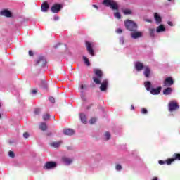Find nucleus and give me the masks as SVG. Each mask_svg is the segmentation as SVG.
Masks as SVG:
<instances>
[{
	"label": "nucleus",
	"instance_id": "c85d7f7f",
	"mask_svg": "<svg viewBox=\"0 0 180 180\" xmlns=\"http://www.w3.org/2000/svg\"><path fill=\"white\" fill-rule=\"evenodd\" d=\"M149 32L151 37H154L155 33V29H150Z\"/></svg>",
	"mask_w": 180,
	"mask_h": 180
},
{
	"label": "nucleus",
	"instance_id": "7ed1b4c3",
	"mask_svg": "<svg viewBox=\"0 0 180 180\" xmlns=\"http://www.w3.org/2000/svg\"><path fill=\"white\" fill-rule=\"evenodd\" d=\"M124 25L126 29L129 30V32H136V30H137V24H136V22L134 21L127 20L124 22Z\"/></svg>",
	"mask_w": 180,
	"mask_h": 180
},
{
	"label": "nucleus",
	"instance_id": "c756f323",
	"mask_svg": "<svg viewBox=\"0 0 180 180\" xmlns=\"http://www.w3.org/2000/svg\"><path fill=\"white\" fill-rule=\"evenodd\" d=\"M114 16L117 19H120V18H122V15H120V13H119V12L115 13Z\"/></svg>",
	"mask_w": 180,
	"mask_h": 180
},
{
	"label": "nucleus",
	"instance_id": "7c9ffc66",
	"mask_svg": "<svg viewBox=\"0 0 180 180\" xmlns=\"http://www.w3.org/2000/svg\"><path fill=\"white\" fill-rule=\"evenodd\" d=\"M50 119V115L49 114H45L43 115V120H49Z\"/></svg>",
	"mask_w": 180,
	"mask_h": 180
},
{
	"label": "nucleus",
	"instance_id": "ddd939ff",
	"mask_svg": "<svg viewBox=\"0 0 180 180\" xmlns=\"http://www.w3.org/2000/svg\"><path fill=\"white\" fill-rule=\"evenodd\" d=\"M60 9H61V5L60 4H55L51 7V11L53 13H58V12H60Z\"/></svg>",
	"mask_w": 180,
	"mask_h": 180
},
{
	"label": "nucleus",
	"instance_id": "58836bf2",
	"mask_svg": "<svg viewBox=\"0 0 180 180\" xmlns=\"http://www.w3.org/2000/svg\"><path fill=\"white\" fill-rule=\"evenodd\" d=\"M34 113L35 115H39V113H40V109L36 108L34 110Z\"/></svg>",
	"mask_w": 180,
	"mask_h": 180
},
{
	"label": "nucleus",
	"instance_id": "f03ea898",
	"mask_svg": "<svg viewBox=\"0 0 180 180\" xmlns=\"http://www.w3.org/2000/svg\"><path fill=\"white\" fill-rule=\"evenodd\" d=\"M102 4L105 6H110L112 11H117L119 9V4L115 0H103Z\"/></svg>",
	"mask_w": 180,
	"mask_h": 180
},
{
	"label": "nucleus",
	"instance_id": "423d86ee",
	"mask_svg": "<svg viewBox=\"0 0 180 180\" xmlns=\"http://www.w3.org/2000/svg\"><path fill=\"white\" fill-rule=\"evenodd\" d=\"M57 167L56 162H47L44 166V169H53Z\"/></svg>",
	"mask_w": 180,
	"mask_h": 180
},
{
	"label": "nucleus",
	"instance_id": "a878e982",
	"mask_svg": "<svg viewBox=\"0 0 180 180\" xmlns=\"http://www.w3.org/2000/svg\"><path fill=\"white\" fill-rule=\"evenodd\" d=\"M83 60H84V63L86 64V65H87V67H89V65H91L89 59H88V58H86V56H83Z\"/></svg>",
	"mask_w": 180,
	"mask_h": 180
},
{
	"label": "nucleus",
	"instance_id": "f704fd0d",
	"mask_svg": "<svg viewBox=\"0 0 180 180\" xmlns=\"http://www.w3.org/2000/svg\"><path fill=\"white\" fill-rule=\"evenodd\" d=\"M49 100L50 102H51V103H54V102H56V99H54V97L53 96H49Z\"/></svg>",
	"mask_w": 180,
	"mask_h": 180
},
{
	"label": "nucleus",
	"instance_id": "f3484780",
	"mask_svg": "<svg viewBox=\"0 0 180 180\" xmlns=\"http://www.w3.org/2000/svg\"><path fill=\"white\" fill-rule=\"evenodd\" d=\"M1 16H6V18H11L12 13L8 10H4L0 12Z\"/></svg>",
	"mask_w": 180,
	"mask_h": 180
},
{
	"label": "nucleus",
	"instance_id": "dca6fc26",
	"mask_svg": "<svg viewBox=\"0 0 180 180\" xmlns=\"http://www.w3.org/2000/svg\"><path fill=\"white\" fill-rule=\"evenodd\" d=\"M135 68L136 71H141L144 68V65L141 62H136Z\"/></svg>",
	"mask_w": 180,
	"mask_h": 180
},
{
	"label": "nucleus",
	"instance_id": "cd10ccee",
	"mask_svg": "<svg viewBox=\"0 0 180 180\" xmlns=\"http://www.w3.org/2000/svg\"><path fill=\"white\" fill-rule=\"evenodd\" d=\"M124 15H131L132 12L130 9H124L123 10Z\"/></svg>",
	"mask_w": 180,
	"mask_h": 180
},
{
	"label": "nucleus",
	"instance_id": "9d476101",
	"mask_svg": "<svg viewBox=\"0 0 180 180\" xmlns=\"http://www.w3.org/2000/svg\"><path fill=\"white\" fill-rule=\"evenodd\" d=\"M62 161L65 164V165H71V164H72V161H74V159L68 158L67 156H63L62 158Z\"/></svg>",
	"mask_w": 180,
	"mask_h": 180
},
{
	"label": "nucleus",
	"instance_id": "4468645a",
	"mask_svg": "<svg viewBox=\"0 0 180 180\" xmlns=\"http://www.w3.org/2000/svg\"><path fill=\"white\" fill-rule=\"evenodd\" d=\"M108 79H104L100 86L101 91H102L103 92L106 91V89H108Z\"/></svg>",
	"mask_w": 180,
	"mask_h": 180
},
{
	"label": "nucleus",
	"instance_id": "e433bc0d",
	"mask_svg": "<svg viewBox=\"0 0 180 180\" xmlns=\"http://www.w3.org/2000/svg\"><path fill=\"white\" fill-rule=\"evenodd\" d=\"M115 169L117 171H120L122 169V165H117L116 167H115Z\"/></svg>",
	"mask_w": 180,
	"mask_h": 180
},
{
	"label": "nucleus",
	"instance_id": "603ef678",
	"mask_svg": "<svg viewBox=\"0 0 180 180\" xmlns=\"http://www.w3.org/2000/svg\"><path fill=\"white\" fill-rule=\"evenodd\" d=\"M93 8H95L96 9H98V6L94 4V5H93Z\"/></svg>",
	"mask_w": 180,
	"mask_h": 180
},
{
	"label": "nucleus",
	"instance_id": "a211bd4d",
	"mask_svg": "<svg viewBox=\"0 0 180 180\" xmlns=\"http://www.w3.org/2000/svg\"><path fill=\"white\" fill-rule=\"evenodd\" d=\"M154 18H155V20L156 23L158 25H160V23H161V20H162V18H161V16H160V14L155 13Z\"/></svg>",
	"mask_w": 180,
	"mask_h": 180
},
{
	"label": "nucleus",
	"instance_id": "0eeeda50",
	"mask_svg": "<svg viewBox=\"0 0 180 180\" xmlns=\"http://www.w3.org/2000/svg\"><path fill=\"white\" fill-rule=\"evenodd\" d=\"M131 39H140V37H143V32H138L137 30L136 31H131Z\"/></svg>",
	"mask_w": 180,
	"mask_h": 180
},
{
	"label": "nucleus",
	"instance_id": "5fc2aeb1",
	"mask_svg": "<svg viewBox=\"0 0 180 180\" xmlns=\"http://www.w3.org/2000/svg\"><path fill=\"white\" fill-rule=\"evenodd\" d=\"M131 109L133 110V109H134V105H131Z\"/></svg>",
	"mask_w": 180,
	"mask_h": 180
},
{
	"label": "nucleus",
	"instance_id": "6e6552de",
	"mask_svg": "<svg viewBox=\"0 0 180 180\" xmlns=\"http://www.w3.org/2000/svg\"><path fill=\"white\" fill-rule=\"evenodd\" d=\"M92 43L89 42V41H86V50L88 51V53H89V54L94 57V56H95V53L94 51V49H92Z\"/></svg>",
	"mask_w": 180,
	"mask_h": 180
},
{
	"label": "nucleus",
	"instance_id": "393cba45",
	"mask_svg": "<svg viewBox=\"0 0 180 180\" xmlns=\"http://www.w3.org/2000/svg\"><path fill=\"white\" fill-rule=\"evenodd\" d=\"M39 129L44 131L45 130H47V124L44 122H41L39 125Z\"/></svg>",
	"mask_w": 180,
	"mask_h": 180
},
{
	"label": "nucleus",
	"instance_id": "a19ab883",
	"mask_svg": "<svg viewBox=\"0 0 180 180\" xmlns=\"http://www.w3.org/2000/svg\"><path fill=\"white\" fill-rule=\"evenodd\" d=\"M158 162L160 165H164V164H165V162L164 160H159Z\"/></svg>",
	"mask_w": 180,
	"mask_h": 180
},
{
	"label": "nucleus",
	"instance_id": "473e14b6",
	"mask_svg": "<svg viewBox=\"0 0 180 180\" xmlns=\"http://www.w3.org/2000/svg\"><path fill=\"white\" fill-rule=\"evenodd\" d=\"M8 155H9V157H11V158H15V153H13V151H9V152H8Z\"/></svg>",
	"mask_w": 180,
	"mask_h": 180
},
{
	"label": "nucleus",
	"instance_id": "4c0bfd02",
	"mask_svg": "<svg viewBox=\"0 0 180 180\" xmlns=\"http://www.w3.org/2000/svg\"><path fill=\"white\" fill-rule=\"evenodd\" d=\"M23 137H24V139H29V133L25 132L23 134Z\"/></svg>",
	"mask_w": 180,
	"mask_h": 180
},
{
	"label": "nucleus",
	"instance_id": "72a5a7b5",
	"mask_svg": "<svg viewBox=\"0 0 180 180\" xmlns=\"http://www.w3.org/2000/svg\"><path fill=\"white\" fill-rule=\"evenodd\" d=\"M120 44H124V37H120Z\"/></svg>",
	"mask_w": 180,
	"mask_h": 180
},
{
	"label": "nucleus",
	"instance_id": "9b49d317",
	"mask_svg": "<svg viewBox=\"0 0 180 180\" xmlns=\"http://www.w3.org/2000/svg\"><path fill=\"white\" fill-rule=\"evenodd\" d=\"M46 63H47L46 58H44V56H39V59L36 62V64L37 65L41 64L42 67H44V65H46Z\"/></svg>",
	"mask_w": 180,
	"mask_h": 180
},
{
	"label": "nucleus",
	"instance_id": "8fccbe9b",
	"mask_svg": "<svg viewBox=\"0 0 180 180\" xmlns=\"http://www.w3.org/2000/svg\"><path fill=\"white\" fill-rule=\"evenodd\" d=\"M61 44H57L56 45L54 46L55 49H57V47H58V46H60Z\"/></svg>",
	"mask_w": 180,
	"mask_h": 180
},
{
	"label": "nucleus",
	"instance_id": "09e8293b",
	"mask_svg": "<svg viewBox=\"0 0 180 180\" xmlns=\"http://www.w3.org/2000/svg\"><path fill=\"white\" fill-rule=\"evenodd\" d=\"M146 22H148V23H151L152 20L150 19L145 20Z\"/></svg>",
	"mask_w": 180,
	"mask_h": 180
},
{
	"label": "nucleus",
	"instance_id": "79ce46f5",
	"mask_svg": "<svg viewBox=\"0 0 180 180\" xmlns=\"http://www.w3.org/2000/svg\"><path fill=\"white\" fill-rule=\"evenodd\" d=\"M122 32H123V30H122V29L119 28L116 30V33H122Z\"/></svg>",
	"mask_w": 180,
	"mask_h": 180
},
{
	"label": "nucleus",
	"instance_id": "412c9836",
	"mask_svg": "<svg viewBox=\"0 0 180 180\" xmlns=\"http://www.w3.org/2000/svg\"><path fill=\"white\" fill-rule=\"evenodd\" d=\"M80 120L82 123L86 124V115H85V114L83 112L80 113Z\"/></svg>",
	"mask_w": 180,
	"mask_h": 180
},
{
	"label": "nucleus",
	"instance_id": "864d4df0",
	"mask_svg": "<svg viewBox=\"0 0 180 180\" xmlns=\"http://www.w3.org/2000/svg\"><path fill=\"white\" fill-rule=\"evenodd\" d=\"M153 180H158V178L155 177Z\"/></svg>",
	"mask_w": 180,
	"mask_h": 180
},
{
	"label": "nucleus",
	"instance_id": "39448f33",
	"mask_svg": "<svg viewBox=\"0 0 180 180\" xmlns=\"http://www.w3.org/2000/svg\"><path fill=\"white\" fill-rule=\"evenodd\" d=\"M177 109H179V105H178V103H176V101H170L169 103V112H174Z\"/></svg>",
	"mask_w": 180,
	"mask_h": 180
},
{
	"label": "nucleus",
	"instance_id": "2f4dec72",
	"mask_svg": "<svg viewBox=\"0 0 180 180\" xmlns=\"http://www.w3.org/2000/svg\"><path fill=\"white\" fill-rule=\"evenodd\" d=\"M105 137L106 140H109V139H110V133H109L108 131L105 132Z\"/></svg>",
	"mask_w": 180,
	"mask_h": 180
},
{
	"label": "nucleus",
	"instance_id": "bb28decb",
	"mask_svg": "<svg viewBox=\"0 0 180 180\" xmlns=\"http://www.w3.org/2000/svg\"><path fill=\"white\" fill-rule=\"evenodd\" d=\"M41 86L44 89H47V82L46 81H41Z\"/></svg>",
	"mask_w": 180,
	"mask_h": 180
},
{
	"label": "nucleus",
	"instance_id": "37998d69",
	"mask_svg": "<svg viewBox=\"0 0 180 180\" xmlns=\"http://www.w3.org/2000/svg\"><path fill=\"white\" fill-rule=\"evenodd\" d=\"M58 19H60V17H58V16H57V15H56V16L53 18V20H56V21L58 20Z\"/></svg>",
	"mask_w": 180,
	"mask_h": 180
},
{
	"label": "nucleus",
	"instance_id": "c03bdc74",
	"mask_svg": "<svg viewBox=\"0 0 180 180\" xmlns=\"http://www.w3.org/2000/svg\"><path fill=\"white\" fill-rule=\"evenodd\" d=\"M167 25H169V26H174V25L172 24V22L171 21L167 22Z\"/></svg>",
	"mask_w": 180,
	"mask_h": 180
},
{
	"label": "nucleus",
	"instance_id": "f8f14e48",
	"mask_svg": "<svg viewBox=\"0 0 180 180\" xmlns=\"http://www.w3.org/2000/svg\"><path fill=\"white\" fill-rule=\"evenodd\" d=\"M174 84V80L171 77H167L165 79L164 86H171Z\"/></svg>",
	"mask_w": 180,
	"mask_h": 180
},
{
	"label": "nucleus",
	"instance_id": "6e6d98bb",
	"mask_svg": "<svg viewBox=\"0 0 180 180\" xmlns=\"http://www.w3.org/2000/svg\"><path fill=\"white\" fill-rule=\"evenodd\" d=\"M98 158H100V160H101V155H98Z\"/></svg>",
	"mask_w": 180,
	"mask_h": 180
},
{
	"label": "nucleus",
	"instance_id": "de8ad7c7",
	"mask_svg": "<svg viewBox=\"0 0 180 180\" xmlns=\"http://www.w3.org/2000/svg\"><path fill=\"white\" fill-rule=\"evenodd\" d=\"M32 94H33L34 95L35 94H37V90H32Z\"/></svg>",
	"mask_w": 180,
	"mask_h": 180
},
{
	"label": "nucleus",
	"instance_id": "a18cd8bd",
	"mask_svg": "<svg viewBox=\"0 0 180 180\" xmlns=\"http://www.w3.org/2000/svg\"><path fill=\"white\" fill-rule=\"evenodd\" d=\"M82 99H83V101H85V97H84V91H82Z\"/></svg>",
	"mask_w": 180,
	"mask_h": 180
},
{
	"label": "nucleus",
	"instance_id": "ea45409f",
	"mask_svg": "<svg viewBox=\"0 0 180 180\" xmlns=\"http://www.w3.org/2000/svg\"><path fill=\"white\" fill-rule=\"evenodd\" d=\"M141 113H143V115H146L147 113V109L143 108L141 110Z\"/></svg>",
	"mask_w": 180,
	"mask_h": 180
},
{
	"label": "nucleus",
	"instance_id": "aec40b11",
	"mask_svg": "<svg viewBox=\"0 0 180 180\" xmlns=\"http://www.w3.org/2000/svg\"><path fill=\"white\" fill-rule=\"evenodd\" d=\"M60 144H63V141H59L58 142H52L51 143V147H53L54 148H58V147L60 146Z\"/></svg>",
	"mask_w": 180,
	"mask_h": 180
},
{
	"label": "nucleus",
	"instance_id": "f257e3e1",
	"mask_svg": "<svg viewBox=\"0 0 180 180\" xmlns=\"http://www.w3.org/2000/svg\"><path fill=\"white\" fill-rule=\"evenodd\" d=\"M144 85L146 91H149L151 95H160V92H161V87L154 89V87H153V84H151V82L148 81L145 82Z\"/></svg>",
	"mask_w": 180,
	"mask_h": 180
},
{
	"label": "nucleus",
	"instance_id": "6ab92c4d",
	"mask_svg": "<svg viewBox=\"0 0 180 180\" xmlns=\"http://www.w3.org/2000/svg\"><path fill=\"white\" fill-rule=\"evenodd\" d=\"M41 11L42 12H47V11L49 10V8H50V6H49V4H47V2H44L41 6Z\"/></svg>",
	"mask_w": 180,
	"mask_h": 180
},
{
	"label": "nucleus",
	"instance_id": "c9c22d12",
	"mask_svg": "<svg viewBox=\"0 0 180 180\" xmlns=\"http://www.w3.org/2000/svg\"><path fill=\"white\" fill-rule=\"evenodd\" d=\"M96 122V118H91V119L89 120L90 124H94V123H95Z\"/></svg>",
	"mask_w": 180,
	"mask_h": 180
},
{
	"label": "nucleus",
	"instance_id": "2eb2a0df",
	"mask_svg": "<svg viewBox=\"0 0 180 180\" xmlns=\"http://www.w3.org/2000/svg\"><path fill=\"white\" fill-rule=\"evenodd\" d=\"M63 133L65 136H74L75 134V131L72 129H64Z\"/></svg>",
	"mask_w": 180,
	"mask_h": 180
},
{
	"label": "nucleus",
	"instance_id": "5701e85b",
	"mask_svg": "<svg viewBox=\"0 0 180 180\" xmlns=\"http://www.w3.org/2000/svg\"><path fill=\"white\" fill-rule=\"evenodd\" d=\"M157 33H161V32H165V27L164 25H159L156 30Z\"/></svg>",
	"mask_w": 180,
	"mask_h": 180
},
{
	"label": "nucleus",
	"instance_id": "49530a36",
	"mask_svg": "<svg viewBox=\"0 0 180 180\" xmlns=\"http://www.w3.org/2000/svg\"><path fill=\"white\" fill-rule=\"evenodd\" d=\"M29 56H33V51H29Z\"/></svg>",
	"mask_w": 180,
	"mask_h": 180
},
{
	"label": "nucleus",
	"instance_id": "b1692460",
	"mask_svg": "<svg viewBox=\"0 0 180 180\" xmlns=\"http://www.w3.org/2000/svg\"><path fill=\"white\" fill-rule=\"evenodd\" d=\"M143 74H144L145 77H146V78H148L150 77V68H148V67L145 68Z\"/></svg>",
	"mask_w": 180,
	"mask_h": 180
},
{
	"label": "nucleus",
	"instance_id": "4be33fe9",
	"mask_svg": "<svg viewBox=\"0 0 180 180\" xmlns=\"http://www.w3.org/2000/svg\"><path fill=\"white\" fill-rule=\"evenodd\" d=\"M172 94V89L171 87H167L163 91L164 95H171Z\"/></svg>",
	"mask_w": 180,
	"mask_h": 180
},
{
	"label": "nucleus",
	"instance_id": "1a4fd4ad",
	"mask_svg": "<svg viewBox=\"0 0 180 180\" xmlns=\"http://www.w3.org/2000/svg\"><path fill=\"white\" fill-rule=\"evenodd\" d=\"M175 160H178L179 161H180V153H174L172 156V158L167 160V165H170V164H172V162H174Z\"/></svg>",
	"mask_w": 180,
	"mask_h": 180
},
{
	"label": "nucleus",
	"instance_id": "20e7f679",
	"mask_svg": "<svg viewBox=\"0 0 180 180\" xmlns=\"http://www.w3.org/2000/svg\"><path fill=\"white\" fill-rule=\"evenodd\" d=\"M94 72L98 77H93V80L95 84L99 85L101 84V78H102V75H103V73L102 72V70L99 69H94Z\"/></svg>",
	"mask_w": 180,
	"mask_h": 180
},
{
	"label": "nucleus",
	"instance_id": "3c124183",
	"mask_svg": "<svg viewBox=\"0 0 180 180\" xmlns=\"http://www.w3.org/2000/svg\"><path fill=\"white\" fill-rule=\"evenodd\" d=\"M80 89L82 91V89H84V84H81L80 85Z\"/></svg>",
	"mask_w": 180,
	"mask_h": 180
}]
</instances>
